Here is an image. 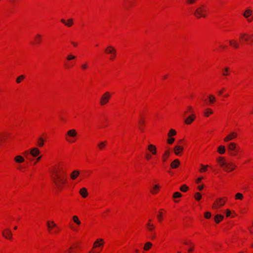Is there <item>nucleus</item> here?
I'll return each mask as SVG.
<instances>
[{
  "instance_id": "nucleus-62",
  "label": "nucleus",
  "mask_w": 253,
  "mask_h": 253,
  "mask_svg": "<svg viewBox=\"0 0 253 253\" xmlns=\"http://www.w3.org/2000/svg\"><path fill=\"white\" fill-rule=\"evenodd\" d=\"M184 139H180L178 142L177 145H182V144L184 143Z\"/></svg>"
},
{
  "instance_id": "nucleus-50",
  "label": "nucleus",
  "mask_w": 253,
  "mask_h": 253,
  "mask_svg": "<svg viewBox=\"0 0 253 253\" xmlns=\"http://www.w3.org/2000/svg\"><path fill=\"white\" fill-rule=\"evenodd\" d=\"M198 0H185V2L188 5H193L196 3Z\"/></svg>"
},
{
  "instance_id": "nucleus-19",
  "label": "nucleus",
  "mask_w": 253,
  "mask_h": 253,
  "mask_svg": "<svg viewBox=\"0 0 253 253\" xmlns=\"http://www.w3.org/2000/svg\"><path fill=\"white\" fill-rule=\"evenodd\" d=\"M238 136V133L236 132H232L229 134H228L224 138V142H229L231 140H232Z\"/></svg>"
},
{
  "instance_id": "nucleus-32",
  "label": "nucleus",
  "mask_w": 253,
  "mask_h": 253,
  "mask_svg": "<svg viewBox=\"0 0 253 253\" xmlns=\"http://www.w3.org/2000/svg\"><path fill=\"white\" fill-rule=\"evenodd\" d=\"M77 246L76 245H72L71 247L67 249L63 253H75Z\"/></svg>"
},
{
  "instance_id": "nucleus-25",
  "label": "nucleus",
  "mask_w": 253,
  "mask_h": 253,
  "mask_svg": "<svg viewBox=\"0 0 253 253\" xmlns=\"http://www.w3.org/2000/svg\"><path fill=\"white\" fill-rule=\"evenodd\" d=\"M147 150L148 152L153 155H156L157 153L156 146L154 144H150L148 145Z\"/></svg>"
},
{
  "instance_id": "nucleus-5",
  "label": "nucleus",
  "mask_w": 253,
  "mask_h": 253,
  "mask_svg": "<svg viewBox=\"0 0 253 253\" xmlns=\"http://www.w3.org/2000/svg\"><path fill=\"white\" fill-rule=\"evenodd\" d=\"M194 14L198 19L206 18L208 16L207 7L205 5H201L195 10Z\"/></svg>"
},
{
  "instance_id": "nucleus-52",
  "label": "nucleus",
  "mask_w": 253,
  "mask_h": 253,
  "mask_svg": "<svg viewBox=\"0 0 253 253\" xmlns=\"http://www.w3.org/2000/svg\"><path fill=\"white\" fill-rule=\"evenodd\" d=\"M188 189V187L186 185H182L180 188V190H181V191L183 192H186Z\"/></svg>"
},
{
  "instance_id": "nucleus-49",
  "label": "nucleus",
  "mask_w": 253,
  "mask_h": 253,
  "mask_svg": "<svg viewBox=\"0 0 253 253\" xmlns=\"http://www.w3.org/2000/svg\"><path fill=\"white\" fill-rule=\"evenodd\" d=\"M25 76L24 75H20L18 76L16 80V82L17 84H20L21 83L23 80L25 79Z\"/></svg>"
},
{
  "instance_id": "nucleus-60",
  "label": "nucleus",
  "mask_w": 253,
  "mask_h": 253,
  "mask_svg": "<svg viewBox=\"0 0 253 253\" xmlns=\"http://www.w3.org/2000/svg\"><path fill=\"white\" fill-rule=\"evenodd\" d=\"M203 179V177H199V178H198L196 179V183L197 184H199V183H200L201 182V181H202V180Z\"/></svg>"
},
{
  "instance_id": "nucleus-6",
  "label": "nucleus",
  "mask_w": 253,
  "mask_h": 253,
  "mask_svg": "<svg viewBox=\"0 0 253 253\" xmlns=\"http://www.w3.org/2000/svg\"><path fill=\"white\" fill-rule=\"evenodd\" d=\"M113 92L109 91L104 92L99 99V104L101 106H104L109 103Z\"/></svg>"
},
{
  "instance_id": "nucleus-7",
  "label": "nucleus",
  "mask_w": 253,
  "mask_h": 253,
  "mask_svg": "<svg viewBox=\"0 0 253 253\" xmlns=\"http://www.w3.org/2000/svg\"><path fill=\"white\" fill-rule=\"evenodd\" d=\"M240 149V147L235 142H230L227 146L228 153L230 156L232 157L238 156Z\"/></svg>"
},
{
  "instance_id": "nucleus-4",
  "label": "nucleus",
  "mask_w": 253,
  "mask_h": 253,
  "mask_svg": "<svg viewBox=\"0 0 253 253\" xmlns=\"http://www.w3.org/2000/svg\"><path fill=\"white\" fill-rule=\"evenodd\" d=\"M104 53L110 61H114L117 57V49L112 45H108L104 49Z\"/></svg>"
},
{
  "instance_id": "nucleus-45",
  "label": "nucleus",
  "mask_w": 253,
  "mask_h": 253,
  "mask_svg": "<svg viewBox=\"0 0 253 253\" xmlns=\"http://www.w3.org/2000/svg\"><path fill=\"white\" fill-rule=\"evenodd\" d=\"M201 168L199 169L200 172H205L208 170V168L210 167L209 165H204L201 164Z\"/></svg>"
},
{
  "instance_id": "nucleus-47",
  "label": "nucleus",
  "mask_w": 253,
  "mask_h": 253,
  "mask_svg": "<svg viewBox=\"0 0 253 253\" xmlns=\"http://www.w3.org/2000/svg\"><path fill=\"white\" fill-rule=\"evenodd\" d=\"M66 23V24H65V26L68 27H70L74 24L73 20L72 18L68 19Z\"/></svg>"
},
{
  "instance_id": "nucleus-63",
  "label": "nucleus",
  "mask_w": 253,
  "mask_h": 253,
  "mask_svg": "<svg viewBox=\"0 0 253 253\" xmlns=\"http://www.w3.org/2000/svg\"><path fill=\"white\" fill-rule=\"evenodd\" d=\"M145 124V121L143 119H141L139 121V124L141 126H143Z\"/></svg>"
},
{
  "instance_id": "nucleus-26",
  "label": "nucleus",
  "mask_w": 253,
  "mask_h": 253,
  "mask_svg": "<svg viewBox=\"0 0 253 253\" xmlns=\"http://www.w3.org/2000/svg\"><path fill=\"white\" fill-rule=\"evenodd\" d=\"M75 65L74 61H67L66 60L63 61V66L66 69H70L72 68Z\"/></svg>"
},
{
  "instance_id": "nucleus-11",
  "label": "nucleus",
  "mask_w": 253,
  "mask_h": 253,
  "mask_svg": "<svg viewBox=\"0 0 253 253\" xmlns=\"http://www.w3.org/2000/svg\"><path fill=\"white\" fill-rule=\"evenodd\" d=\"M72 220L73 222L76 224V225H74L73 224L70 223V228L73 231L77 232L78 231V226H80L81 224V221L77 215L73 216Z\"/></svg>"
},
{
  "instance_id": "nucleus-27",
  "label": "nucleus",
  "mask_w": 253,
  "mask_h": 253,
  "mask_svg": "<svg viewBox=\"0 0 253 253\" xmlns=\"http://www.w3.org/2000/svg\"><path fill=\"white\" fill-rule=\"evenodd\" d=\"M216 161L219 166L222 169L225 165L226 162L224 157L219 156L216 158Z\"/></svg>"
},
{
  "instance_id": "nucleus-29",
  "label": "nucleus",
  "mask_w": 253,
  "mask_h": 253,
  "mask_svg": "<svg viewBox=\"0 0 253 253\" xmlns=\"http://www.w3.org/2000/svg\"><path fill=\"white\" fill-rule=\"evenodd\" d=\"M79 193L83 198H86L88 195L87 189L85 187L82 188L79 191Z\"/></svg>"
},
{
  "instance_id": "nucleus-30",
  "label": "nucleus",
  "mask_w": 253,
  "mask_h": 253,
  "mask_svg": "<svg viewBox=\"0 0 253 253\" xmlns=\"http://www.w3.org/2000/svg\"><path fill=\"white\" fill-rule=\"evenodd\" d=\"M80 171L78 170H73L70 174V178L74 180L78 178L80 175Z\"/></svg>"
},
{
  "instance_id": "nucleus-33",
  "label": "nucleus",
  "mask_w": 253,
  "mask_h": 253,
  "mask_svg": "<svg viewBox=\"0 0 253 253\" xmlns=\"http://www.w3.org/2000/svg\"><path fill=\"white\" fill-rule=\"evenodd\" d=\"M229 44L234 48L237 49L239 47V43L235 40H231L229 41Z\"/></svg>"
},
{
  "instance_id": "nucleus-55",
  "label": "nucleus",
  "mask_w": 253,
  "mask_h": 253,
  "mask_svg": "<svg viewBox=\"0 0 253 253\" xmlns=\"http://www.w3.org/2000/svg\"><path fill=\"white\" fill-rule=\"evenodd\" d=\"M204 217L206 219H210L211 217V213L209 211H207L204 213Z\"/></svg>"
},
{
  "instance_id": "nucleus-39",
  "label": "nucleus",
  "mask_w": 253,
  "mask_h": 253,
  "mask_svg": "<svg viewBox=\"0 0 253 253\" xmlns=\"http://www.w3.org/2000/svg\"><path fill=\"white\" fill-rule=\"evenodd\" d=\"M184 114H195L194 109L191 106H188L186 108V110L184 112Z\"/></svg>"
},
{
  "instance_id": "nucleus-15",
  "label": "nucleus",
  "mask_w": 253,
  "mask_h": 253,
  "mask_svg": "<svg viewBox=\"0 0 253 253\" xmlns=\"http://www.w3.org/2000/svg\"><path fill=\"white\" fill-rule=\"evenodd\" d=\"M42 35L40 33H37L33 37V44L34 45H39L42 42Z\"/></svg>"
},
{
  "instance_id": "nucleus-8",
  "label": "nucleus",
  "mask_w": 253,
  "mask_h": 253,
  "mask_svg": "<svg viewBox=\"0 0 253 253\" xmlns=\"http://www.w3.org/2000/svg\"><path fill=\"white\" fill-rule=\"evenodd\" d=\"M152 221L153 219H149L146 224V228L147 230L150 232V238L151 240H154L156 238V233L155 232V226L152 223Z\"/></svg>"
},
{
  "instance_id": "nucleus-31",
  "label": "nucleus",
  "mask_w": 253,
  "mask_h": 253,
  "mask_svg": "<svg viewBox=\"0 0 253 253\" xmlns=\"http://www.w3.org/2000/svg\"><path fill=\"white\" fill-rule=\"evenodd\" d=\"M203 114L205 117L208 118L213 114V111L211 108H207L205 109Z\"/></svg>"
},
{
  "instance_id": "nucleus-43",
  "label": "nucleus",
  "mask_w": 253,
  "mask_h": 253,
  "mask_svg": "<svg viewBox=\"0 0 253 253\" xmlns=\"http://www.w3.org/2000/svg\"><path fill=\"white\" fill-rule=\"evenodd\" d=\"M226 91V88L225 87H222L220 89L217 90V95L218 96H221L224 94V93Z\"/></svg>"
},
{
  "instance_id": "nucleus-18",
  "label": "nucleus",
  "mask_w": 253,
  "mask_h": 253,
  "mask_svg": "<svg viewBox=\"0 0 253 253\" xmlns=\"http://www.w3.org/2000/svg\"><path fill=\"white\" fill-rule=\"evenodd\" d=\"M231 69L229 67H225L222 68L221 71V76L224 80H227V77L230 75Z\"/></svg>"
},
{
  "instance_id": "nucleus-10",
  "label": "nucleus",
  "mask_w": 253,
  "mask_h": 253,
  "mask_svg": "<svg viewBox=\"0 0 253 253\" xmlns=\"http://www.w3.org/2000/svg\"><path fill=\"white\" fill-rule=\"evenodd\" d=\"M227 200L226 197L219 198L217 199L212 205V208L213 209H218L223 206Z\"/></svg>"
},
{
  "instance_id": "nucleus-41",
  "label": "nucleus",
  "mask_w": 253,
  "mask_h": 253,
  "mask_svg": "<svg viewBox=\"0 0 253 253\" xmlns=\"http://www.w3.org/2000/svg\"><path fill=\"white\" fill-rule=\"evenodd\" d=\"M208 99L210 105H212L216 101V97L212 94L209 95Z\"/></svg>"
},
{
  "instance_id": "nucleus-21",
  "label": "nucleus",
  "mask_w": 253,
  "mask_h": 253,
  "mask_svg": "<svg viewBox=\"0 0 253 253\" xmlns=\"http://www.w3.org/2000/svg\"><path fill=\"white\" fill-rule=\"evenodd\" d=\"M166 213V211L163 209H160L158 211L157 218L159 222L161 223L162 222Z\"/></svg>"
},
{
  "instance_id": "nucleus-48",
  "label": "nucleus",
  "mask_w": 253,
  "mask_h": 253,
  "mask_svg": "<svg viewBox=\"0 0 253 253\" xmlns=\"http://www.w3.org/2000/svg\"><path fill=\"white\" fill-rule=\"evenodd\" d=\"M244 198L243 195L241 193H237L235 195V199L236 200H242Z\"/></svg>"
},
{
  "instance_id": "nucleus-1",
  "label": "nucleus",
  "mask_w": 253,
  "mask_h": 253,
  "mask_svg": "<svg viewBox=\"0 0 253 253\" xmlns=\"http://www.w3.org/2000/svg\"><path fill=\"white\" fill-rule=\"evenodd\" d=\"M51 176L55 189L58 192H62L67 188V176L61 167H55L52 172Z\"/></svg>"
},
{
  "instance_id": "nucleus-57",
  "label": "nucleus",
  "mask_w": 253,
  "mask_h": 253,
  "mask_svg": "<svg viewBox=\"0 0 253 253\" xmlns=\"http://www.w3.org/2000/svg\"><path fill=\"white\" fill-rule=\"evenodd\" d=\"M152 154H150V153H146V155H145V159L147 160H150L151 158H152Z\"/></svg>"
},
{
  "instance_id": "nucleus-13",
  "label": "nucleus",
  "mask_w": 253,
  "mask_h": 253,
  "mask_svg": "<svg viewBox=\"0 0 253 253\" xmlns=\"http://www.w3.org/2000/svg\"><path fill=\"white\" fill-rule=\"evenodd\" d=\"M24 154V155L30 154L33 157L36 158L40 156L41 151L38 147H33L27 151H25Z\"/></svg>"
},
{
  "instance_id": "nucleus-22",
  "label": "nucleus",
  "mask_w": 253,
  "mask_h": 253,
  "mask_svg": "<svg viewBox=\"0 0 253 253\" xmlns=\"http://www.w3.org/2000/svg\"><path fill=\"white\" fill-rule=\"evenodd\" d=\"M160 189V186L159 184H156L153 185V186L150 189V192L152 195H156L158 194Z\"/></svg>"
},
{
  "instance_id": "nucleus-56",
  "label": "nucleus",
  "mask_w": 253,
  "mask_h": 253,
  "mask_svg": "<svg viewBox=\"0 0 253 253\" xmlns=\"http://www.w3.org/2000/svg\"><path fill=\"white\" fill-rule=\"evenodd\" d=\"M42 157V156L41 155V156H39L38 157H36L37 158L36 159L35 162L34 163V165H35L38 163H39L41 160Z\"/></svg>"
},
{
  "instance_id": "nucleus-53",
  "label": "nucleus",
  "mask_w": 253,
  "mask_h": 253,
  "mask_svg": "<svg viewBox=\"0 0 253 253\" xmlns=\"http://www.w3.org/2000/svg\"><path fill=\"white\" fill-rule=\"evenodd\" d=\"M175 141V138L173 137H168V139L167 140V143L169 144H172L173 143V142Z\"/></svg>"
},
{
  "instance_id": "nucleus-64",
  "label": "nucleus",
  "mask_w": 253,
  "mask_h": 253,
  "mask_svg": "<svg viewBox=\"0 0 253 253\" xmlns=\"http://www.w3.org/2000/svg\"><path fill=\"white\" fill-rule=\"evenodd\" d=\"M88 253H97V252H96V250L92 248L91 250L88 252Z\"/></svg>"
},
{
  "instance_id": "nucleus-2",
  "label": "nucleus",
  "mask_w": 253,
  "mask_h": 253,
  "mask_svg": "<svg viewBox=\"0 0 253 253\" xmlns=\"http://www.w3.org/2000/svg\"><path fill=\"white\" fill-rule=\"evenodd\" d=\"M47 230L50 235H57L61 231V228L54 221L46 222Z\"/></svg>"
},
{
  "instance_id": "nucleus-59",
  "label": "nucleus",
  "mask_w": 253,
  "mask_h": 253,
  "mask_svg": "<svg viewBox=\"0 0 253 253\" xmlns=\"http://www.w3.org/2000/svg\"><path fill=\"white\" fill-rule=\"evenodd\" d=\"M103 248L99 247L95 249V250H96V252H97V253H100L102 252Z\"/></svg>"
},
{
  "instance_id": "nucleus-17",
  "label": "nucleus",
  "mask_w": 253,
  "mask_h": 253,
  "mask_svg": "<svg viewBox=\"0 0 253 253\" xmlns=\"http://www.w3.org/2000/svg\"><path fill=\"white\" fill-rule=\"evenodd\" d=\"M243 16L249 22H251L253 20V11L251 9H246L243 13Z\"/></svg>"
},
{
  "instance_id": "nucleus-36",
  "label": "nucleus",
  "mask_w": 253,
  "mask_h": 253,
  "mask_svg": "<svg viewBox=\"0 0 253 253\" xmlns=\"http://www.w3.org/2000/svg\"><path fill=\"white\" fill-rule=\"evenodd\" d=\"M44 144V139L42 137H39L37 141L36 145L39 147H42Z\"/></svg>"
},
{
  "instance_id": "nucleus-46",
  "label": "nucleus",
  "mask_w": 253,
  "mask_h": 253,
  "mask_svg": "<svg viewBox=\"0 0 253 253\" xmlns=\"http://www.w3.org/2000/svg\"><path fill=\"white\" fill-rule=\"evenodd\" d=\"M176 134H177L176 131L173 128H171L169 130V132L168 134V137H173V136L176 135Z\"/></svg>"
},
{
  "instance_id": "nucleus-40",
  "label": "nucleus",
  "mask_w": 253,
  "mask_h": 253,
  "mask_svg": "<svg viewBox=\"0 0 253 253\" xmlns=\"http://www.w3.org/2000/svg\"><path fill=\"white\" fill-rule=\"evenodd\" d=\"M223 219V216L221 214H216L214 216V220L216 223H219Z\"/></svg>"
},
{
  "instance_id": "nucleus-42",
  "label": "nucleus",
  "mask_w": 253,
  "mask_h": 253,
  "mask_svg": "<svg viewBox=\"0 0 253 253\" xmlns=\"http://www.w3.org/2000/svg\"><path fill=\"white\" fill-rule=\"evenodd\" d=\"M89 68V63L88 61H84L81 65V68L83 71H85Z\"/></svg>"
},
{
  "instance_id": "nucleus-14",
  "label": "nucleus",
  "mask_w": 253,
  "mask_h": 253,
  "mask_svg": "<svg viewBox=\"0 0 253 253\" xmlns=\"http://www.w3.org/2000/svg\"><path fill=\"white\" fill-rule=\"evenodd\" d=\"M236 168V165L233 163L226 162L222 169L227 172L233 171Z\"/></svg>"
},
{
  "instance_id": "nucleus-51",
  "label": "nucleus",
  "mask_w": 253,
  "mask_h": 253,
  "mask_svg": "<svg viewBox=\"0 0 253 253\" xmlns=\"http://www.w3.org/2000/svg\"><path fill=\"white\" fill-rule=\"evenodd\" d=\"M194 198L197 201H199L201 199L202 195L200 193L197 192L195 194Z\"/></svg>"
},
{
  "instance_id": "nucleus-12",
  "label": "nucleus",
  "mask_w": 253,
  "mask_h": 253,
  "mask_svg": "<svg viewBox=\"0 0 253 253\" xmlns=\"http://www.w3.org/2000/svg\"><path fill=\"white\" fill-rule=\"evenodd\" d=\"M13 160L14 162L16 164V169L21 171L23 169V167L20 165V164L25 162V160L24 158L22 156L18 155L15 156Z\"/></svg>"
},
{
  "instance_id": "nucleus-54",
  "label": "nucleus",
  "mask_w": 253,
  "mask_h": 253,
  "mask_svg": "<svg viewBox=\"0 0 253 253\" xmlns=\"http://www.w3.org/2000/svg\"><path fill=\"white\" fill-rule=\"evenodd\" d=\"M182 196L181 194L179 192H176L173 193V198H178L181 197Z\"/></svg>"
},
{
  "instance_id": "nucleus-20",
  "label": "nucleus",
  "mask_w": 253,
  "mask_h": 253,
  "mask_svg": "<svg viewBox=\"0 0 253 253\" xmlns=\"http://www.w3.org/2000/svg\"><path fill=\"white\" fill-rule=\"evenodd\" d=\"M2 236L6 239L11 240L12 238V234L9 229H4L2 233Z\"/></svg>"
},
{
  "instance_id": "nucleus-24",
  "label": "nucleus",
  "mask_w": 253,
  "mask_h": 253,
  "mask_svg": "<svg viewBox=\"0 0 253 253\" xmlns=\"http://www.w3.org/2000/svg\"><path fill=\"white\" fill-rule=\"evenodd\" d=\"M184 150V148L182 145H176L174 148V154L177 156H180L182 152Z\"/></svg>"
},
{
  "instance_id": "nucleus-3",
  "label": "nucleus",
  "mask_w": 253,
  "mask_h": 253,
  "mask_svg": "<svg viewBox=\"0 0 253 253\" xmlns=\"http://www.w3.org/2000/svg\"><path fill=\"white\" fill-rule=\"evenodd\" d=\"M78 137V132L75 129L68 130L65 134L64 138L69 143H75Z\"/></svg>"
},
{
  "instance_id": "nucleus-61",
  "label": "nucleus",
  "mask_w": 253,
  "mask_h": 253,
  "mask_svg": "<svg viewBox=\"0 0 253 253\" xmlns=\"http://www.w3.org/2000/svg\"><path fill=\"white\" fill-rule=\"evenodd\" d=\"M230 214H231V211L227 209L226 211V217L230 216Z\"/></svg>"
},
{
  "instance_id": "nucleus-28",
  "label": "nucleus",
  "mask_w": 253,
  "mask_h": 253,
  "mask_svg": "<svg viewBox=\"0 0 253 253\" xmlns=\"http://www.w3.org/2000/svg\"><path fill=\"white\" fill-rule=\"evenodd\" d=\"M170 151L169 150H166L163 153L162 157V161L165 163L168 159L169 156Z\"/></svg>"
},
{
  "instance_id": "nucleus-34",
  "label": "nucleus",
  "mask_w": 253,
  "mask_h": 253,
  "mask_svg": "<svg viewBox=\"0 0 253 253\" xmlns=\"http://www.w3.org/2000/svg\"><path fill=\"white\" fill-rule=\"evenodd\" d=\"M107 144V141H101L97 144V147L99 150L102 151L106 148Z\"/></svg>"
},
{
  "instance_id": "nucleus-35",
  "label": "nucleus",
  "mask_w": 253,
  "mask_h": 253,
  "mask_svg": "<svg viewBox=\"0 0 253 253\" xmlns=\"http://www.w3.org/2000/svg\"><path fill=\"white\" fill-rule=\"evenodd\" d=\"M180 164V162L178 159H175L170 164V167L172 169L177 168Z\"/></svg>"
},
{
  "instance_id": "nucleus-37",
  "label": "nucleus",
  "mask_w": 253,
  "mask_h": 253,
  "mask_svg": "<svg viewBox=\"0 0 253 253\" xmlns=\"http://www.w3.org/2000/svg\"><path fill=\"white\" fill-rule=\"evenodd\" d=\"M225 147L223 145H220L218 147L217 152L218 154L223 155L225 153Z\"/></svg>"
},
{
  "instance_id": "nucleus-38",
  "label": "nucleus",
  "mask_w": 253,
  "mask_h": 253,
  "mask_svg": "<svg viewBox=\"0 0 253 253\" xmlns=\"http://www.w3.org/2000/svg\"><path fill=\"white\" fill-rule=\"evenodd\" d=\"M76 58V56L72 54H69L66 56L64 60H67V61H74V60H75Z\"/></svg>"
},
{
  "instance_id": "nucleus-44",
  "label": "nucleus",
  "mask_w": 253,
  "mask_h": 253,
  "mask_svg": "<svg viewBox=\"0 0 253 253\" xmlns=\"http://www.w3.org/2000/svg\"><path fill=\"white\" fill-rule=\"evenodd\" d=\"M152 244L150 242H147L145 244L143 247V250L146 251H149L152 248Z\"/></svg>"
},
{
  "instance_id": "nucleus-9",
  "label": "nucleus",
  "mask_w": 253,
  "mask_h": 253,
  "mask_svg": "<svg viewBox=\"0 0 253 253\" xmlns=\"http://www.w3.org/2000/svg\"><path fill=\"white\" fill-rule=\"evenodd\" d=\"M239 40L240 42H245L248 44H251L253 42V34L248 35L246 33H241L239 36Z\"/></svg>"
},
{
  "instance_id": "nucleus-58",
  "label": "nucleus",
  "mask_w": 253,
  "mask_h": 253,
  "mask_svg": "<svg viewBox=\"0 0 253 253\" xmlns=\"http://www.w3.org/2000/svg\"><path fill=\"white\" fill-rule=\"evenodd\" d=\"M71 44L74 47H78L79 44H78V42H74V41H71Z\"/></svg>"
},
{
  "instance_id": "nucleus-16",
  "label": "nucleus",
  "mask_w": 253,
  "mask_h": 253,
  "mask_svg": "<svg viewBox=\"0 0 253 253\" xmlns=\"http://www.w3.org/2000/svg\"><path fill=\"white\" fill-rule=\"evenodd\" d=\"M105 245V241L102 238H97L93 244L92 248L96 249L97 248H103Z\"/></svg>"
},
{
  "instance_id": "nucleus-23",
  "label": "nucleus",
  "mask_w": 253,
  "mask_h": 253,
  "mask_svg": "<svg viewBox=\"0 0 253 253\" xmlns=\"http://www.w3.org/2000/svg\"><path fill=\"white\" fill-rule=\"evenodd\" d=\"M196 116L195 114H190V115L185 119L184 123L187 125H191L196 119Z\"/></svg>"
}]
</instances>
